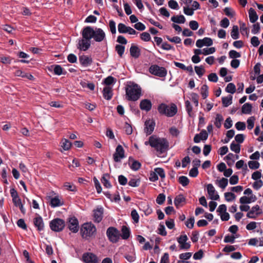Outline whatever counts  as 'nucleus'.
Instances as JSON below:
<instances>
[{
  "instance_id": "nucleus-1",
  "label": "nucleus",
  "mask_w": 263,
  "mask_h": 263,
  "mask_svg": "<svg viewBox=\"0 0 263 263\" xmlns=\"http://www.w3.org/2000/svg\"><path fill=\"white\" fill-rule=\"evenodd\" d=\"M149 145L154 147L159 154L166 152L169 146L168 142L166 139L160 138L155 135L149 137Z\"/></svg>"
},
{
  "instance_id": "nucleus-2",
  "label": "nucleus",
  "mask_w": 263,
  "mask_h": 263,
  "mask_svg": "<svg viewBox=\"0 0 263 263\" xmlns=\"http://www.w3.org/2000/svg\"><path fill=\"white\" fill-rule=\"evenodd\" d=\"M126 98L130 101L138 100L141 95L140 87L133 82H128L125 86Z\"/></svg>"
},
{
  "instance_id": "nucleus-3",
  "label": "nucleus",
  "mask_w": 263,
  "mask_h": 263,
  "mask_svg": "<svg viewBox=\"0 0 263 263\" xmlns=\"http://www.w3.org/2000/svg\"><path fill=\"white\" fill-rule=\"evenodd\" d=\"M158 112L161 115H164L167 117H173L177 112V105L174 103H171L170 105L161 103L157 108Z\"/></svg>"
},
{
  "instance_id": "nucleus-4",
  "label": "nucleus",
  "mask_w": 263,
  "mask_h": 263,
  "mask_svg": "<svg viewBox=\"0 0 263 263\" xmlns=\"http://www.w3.org/2000/svg\"><path fill=\"white\" fill-rule=\"evenodd\" d=\"M96 231L95 226L91 222L83 224L80 230L81 236L85 239L91 237Z\"/></svg>"
},
{
  "instance_id": "nucleus-5",
  "label": "nucleus",
  "mask_w": 263,
  "mask_h": 263,
  "mask_svg": "<svg viewBox=\"0 0 263 263\" xmlns=\"http://www.w3.org/2000/svg\"><path fill=\"white\" fill-rule=\"evenodd\" d=\"M149 72L153 75L163 78L162 80H164L167 71L164 67L160 66L157 64H152L149 67Z\"/></svg>"
},
{
  "instance_id": "nucleus-6",
  "label": "nucleus",
  "mask_w": 263,
  "mask_h": 263,
  "mask_svg": "<svg viewBox=\"0 0 263 263\" xmlns=\"http://www.w3.org/2000/svg\"><path fill=\"white\" fill-rule=\"evenodd\" d=\"M91 37L89 35H83L82 37L78 40L77 48L80 51H86L90 47Z\"/></svg>"
},
{
  "instance_id": "nucleus-7",
  "label": "nucleus",
  "mask_w": 263,
  "mask_h": 263,
  "mask_svg": "<svg viewBox=\"0 0 263 263\" xmlns=\"http://www.w3.org/2000/svg\"><path fill=\"white\" fill-rule=\"evenodd\" d=\"M49 227L52 231L60 232L63 230L65 227V221L61 218H54L49 223Z\"/></svg>"
},
{
  "instance_id": "nucleus-8",
  "label": "nucleus",
  "mask_w": 263,
  "mask_h": 263,
  "mask_svg": "<svg viewBox=\"0 0 263 263\" xmlns=\"http://www.w3.org/2000/svg\"><path fill=\"white\" fill-rule=\"evenodd\" d=\"M106 235L108 240L112 243L117 242L120 238L119 231L116 228L109 227L106 231Z\"/></svg>"
},
{
  "instance_id": "nucleus-9",
  "label": "nucleus",
  "mask_w": 263,
  "mask_h": 263,
  "mask_svg": "<svg viewBox=\"0 0 263 263\" xmlns=\"http://www.w3.org/2000/svg\"><path fill=\"white\" fill-rule=\"evenodd\" d=\"M67 227L69 230L72 233H77L79 231V221L78 219L74 217H69L67 219Z\"/></svg>"
},
{
  "instance_id": "nucleus-10",
  "label": "nucleus",
  "mask_w": 263,
  "mask_h": 263,
  "mask_svg": "<svg viewBox=\"0 0 263 263\" xmlns=\"http://www.w3.org/2000/svg\"><path fill=\"white\" fill-rule=\"evenodd\" d=\"M93 220L96 223H100L103 218L104 214V209L101 206H98L96 209L93 210Z\"/></svg>"
},
{
  "instance_id": "nucleus-11",
  "label": "nucleus",
  "mask_w": 263,
  "mask_h": 263,
  "mask_svg": "<svg viewBox=\"0 0 263 263\" xmlns=\"http://www.w3.org/2000/svg\"><path fill=\"white\" fill-rule=\"evenodd\" d=\"M125 157V151L122 146L118 145L116 148L115 153L113 155V158L114 161L118 162L121 160Z\"/></svg>"
},
{
  "instance_id": "nucleus-12",
  "label": "nucleus",
  "mask_w": 263,
  "mask_h": 263,
  "mask_svg": "<svg viewBox=\"0 0 263 263\" xmlns=\"http://www.w3.org/2000/svg\"><path fill=\"white\" fill-rule=\"evenodd\" d=\"M82 260L85 263H98V258L92 253H85L83 254Z\"/></svg>"
},
{
  "instance_id": "nucleus-13",
  "label": "nucleus",
  "mask_w": 263,
  "mask_h": 263,
  "mask_svg": "<svg viewBox=\"0 0 263 263\" xmlns=\"http://www.w3.org/2000/svg\"><path fill=\"white\" fill-rule=\"evenodd\" d=\"M206 190L211 199L217 200L219 199V196L212 184H208L206 185Z\"/></svg>"
},
{
  "instance_id": "nucleus-14",
  "label": "nucleus",
  "mask_w": 263,
  "mask_h": 263,
  "mask_svg": "<svg viewBox=\"0 0 263 263\" xmlns=\"http://www.w3.org/2000/svg\"><path fill=\"white\" fill-rule=\"evenodd\" d=\"M127 163L130 169L134 171L139 170L141 166V163L132 156L128 158Z\"/></svg>"
},
{
  "instance_id": "nucleus-15",
  "label": "nucleus",
  "mask_w": 263,
  "mask_h": 263,
  "mask_svg": "<svg viewBox=\"0 0 263 263\" xmlns=\"http://www.w3.org/2000/svg\"><path fill=\"white\" fill-rule=\"evenodd\" d=\"M125 250L128 251L129 253L125 254L124 257L130 262H133L136 259L135 249L133 247H125Z\"/></svg>"
},
{
  "instance_id": "nucleus-16",
  "label": "nucleus",
  "mask_w": 263,
  "mask_h": 263,
  "mask_svg": "<svg viewBox=\"0 0 263 263\" xmlns=\"http://www.w3.org/2000/svg\"><path fill=\"white\" fill-rule=\"evenodd\" d=\"M213 40L210 37H204L203 39L197 40L196 45L197 47L201 48L204 46H210L213 45Z\"/></svg>"
},
{
  "instance_id": "nucleus-17",
  "label": "nucleus",
  "mask_w": 263,
  "mask_h": 263,
  "mask_svg": "<svg viewBox=\"0 0 263 263\" xmlns=\"http://www.w3.org/2000/svg\"><path fill=\"white\" fill-rule=\"evenodd\" d=\"M79 59L80 64L83 67H88L92 63V58L88 55H82Z\"/></svg>"
},
{
  "instance_id": "nucleus-18",
  "label": "nucleus",
  "mask_w": 263,
  "mask_h": 263,
  "mask_svg": "<svg viewBox=\"0 0 263 263\" xmlns=\"http://www.w3.org/2000/svg\"><path fill=\"white\" fill-rule=\"evenodd\" d=\"M33 223L38 231H43L44 229V223L42 217L37 215V216L33 219Z\"/></svg>"
},
{
  "instance_id": "nucleus-19",
  "label": "nucleus",
  "mask_w": 263,
  "mask_h": 263,
  "mask_svg": "<svg viewBox=\"0 0 263 263\" xmlns=\"http://www.w3.org/2000/svg\"><path fill=\"white\" fill-rule=\"evenodd\" d=\"M118 29L119 33H137L133 28L127 27L122 23L118 24Z\"/></svg>"
},
{
  "instance_id": "nucleus-20",
  "label": "nucleus",
  "mask_w": 263,
  "mask_h": 263,
  "mask_svg": "<svg viewBox=\"0 0 263 263\" xmlns=\"http://www.w3.org/2000/svg\"><path fill=\"white\" fill-rule=\"evenodd\" d=\"M260 210V207L258 205H256L253 206L251 209L248 212L247 216L249 218L254 219L256 218V215H258L260 213L258 211Z\"/></svg>"
},
{
  "instance_id": "nucleus-21",
  "label": "nucleus",
  "mask_w": 263,
  "mask_h": 263,
  "mask_svg": "<svg viewBox=\"0 0 263 263\" xmlns=\"http://www.w3.org/2000/svg\"><path fill=\"white\" fill-rule=\"evenodd\" d=\"M129 52L130 55L135 59L138 58L140 55V49L134 44L132 45Z\"/></svg>"
},
{
  "instance_id": "nucleus-22",
  "label": "nucleus",
  "mask_w": 263,
  "mask_h": 263,
  "mask_svg": "<svg viewBox=\"0 0 263 263\" xmlns=\"http://www.w3.org/2000/svg\"><path fill=\"white\" fill-rule=\"evenodd\" d=\"M14 75L16 77H20L23 78H27L30 80H33L34 77L30 73H26L21 70H17L14 72Z\"/></svg>"
},
{
  "instance_id": "nucleus-23",
  "label": "nucleus",
  "mask_w": 263,
  "mask_h": 263,
  "mask_svg": "<svg viewBox=\"0 0 263 263\" xmlns=\"http://www.w3.org/2000/svg\"><path fill=\"white\" fill-rule=\"evenodd\" d=\"M113 93L112 88L109 86H106L103 90V96L104 99L110 100L112 97Z\"/></svg>"
},
{
  "instance_id": "nucleus-24",
  "label": "nucleus",
  "mask_w": 263,
  "mask_h": 263,
  "mask_svg": "<svg viewBox=\"0 0 263 263\" xmlns=\"http://www.w3.org/2000/svg\"><path fill=\"white\" fill-rule=\"evenodd\" d=\"M130 235V231L129 229L126 226H122L121 228V234H120V237L123 239H127Z\"/></svg>"
},
{
  "instance_id": "nucleus-25",
  "label": "nucleus",
  "mask_w": 263,
  "mask_h": 263,
  "mask_svg": "<svg viewBox=\"0 0 263 263\" xmlns=\"http://www.w3.org/2000/svg\"><path fill=\"white\" fill-rule=\"evenodd\" d=\"M248 12L250 21L252 23H254L258 20V15L255 10L252 8H250Z\"/></svg>"
},
{
  "instance_id": "nucleus-26",
  "label": "nucleus",
  "mask_w": 263,
  "mask_h": 263,
  "mask_svg": "<svg viewBox=\"0 0 263 263\" xmlns=\"http://www.w3.org/2000/svg\"><path fill=\"white\" fill-rule=\"evenodd\" d=\"M185 202V198L182 194L177 195L174 199V204L177 208L181 206V204Z\"/></svg>"
},
{
  "instance_id": "nucleus-27",
  "label": "nucleus",
  "mask_w": 263,
  "mask_h": 263,
  "mask_svg": "<svg viewBox=\"0 0 263 263\" xmlns=\"http://www.w3.org/2000/svg\"><path fill=\"white\" fill-rule=\"evenodd\" d=\"M109 175L108 174H105L102 177L101 181L104 186L106 188H110L112 185L108 180Z\"/></svg>"
},
{
  "instance_id": "nucleus-28",
  "label": "nucleus",
  "mask_w": 263,
  "mask_h": 263,
  "mask_svg": "<svg viewBox=\"0 0 263 263\" xmlns=\"http://www.w3.org/2000/svg\"><path fill=\"white\" fill-rule=\"evenodd\" d=\"M50 205L51 207L55 208L63 205V203L61 202L58 196H55L50 198Z\"/></svg>"
},
{
  "instance_id": "nucleus-29",
  "label": "nucleus",
  "mask_w": 263,
  "mask_h": 263,
  "mask_svg": "<svg viewBox=\"0 0 263 263\" xmlns=\"http://www.w3.org/2000/svg\"><path fill=\"white\" fill-rule=\"evenodd\" d=\"M171 21L175 23L183 24L185 22V18L183 15H174L171 17Z\"/></svg>"
},
{
  "instance_id": "nucleus-30",
  "label": "nucleus",
  "mask_w": 263,
  "mask_h": 263,
  "mask_svg": "<svg viewBox=\"0 0 263 263\" xmlns=\"http://www.w3.org/2000/svg\"><path fill=\"white\" fill-rule=\"evenodd\" d=\"M252 105L249 103L244 104L241 107V112L243 114H250L252 110Z\"/></svg>"
},
{
  "instance_id": "nucleus-31",
  "label": "nucleus",
  "mask_w": 263,
  "mask_h": 263,
  "mask_svg": "<svg viewBox=\"0 0 263 263\" xmlns=\"http://www.w3.org/2000/svg\"><path fill=\"white\" fill-rule=\"evenodd\" d=\"M83 35H89L91 39L93 38L96 42H101L105 37V34H82Z\"/></svg>"
},
{
  "instance_id": "nucleus-32",
  "label": "nucleus",
  "mask_w": 263,
  "mask_h": 263,
  "mask_svg": "<svg viewBox=\"0 0 263 263\" xmlns=\"http://www.w3.org/2000/svg\"><path fill=\"white\" fill-rule=\"evenodd\" d=\"M232 96L229 95L228 97L222 98V103L224 107H228L232 103Z\"/></svg>"
},
{
  "instance_id": "nucleus-33",
  "label": "nucleus",
  "mask_w": 263,
  "mask_h": 263,
  "mask_svg": "<svg viewBox=\"0 0 263 263\" xmlns=\"http://www.w3.org/2000/svg\"><path fill=\"white\" fill-rule=\"evenodd\" d=\"M81 33H104V32L102 29L100 28L96 31L92 27L87 26L84 28Z\"/></svg>"
},
{
  "instance_id": "nucleus-34",
  "label": "nucleus",
  "mask_w": 263,
  "mask_h": 263,
  "mask_svg": "<svg viewBox=\"0 0 263 263\" xmlns=\"http://www.w3.org/2000/svg\"><path fill=\"white\" fill-rule=\"evenodd\" d=\"M61 146L65 151H67L71 147V143L66 139H63L61 142Z\"/></svg>"
},
{
  "instance_id": "nucleus-35",
  "label": "nucleus",
  "mask_w": 263,
  "mask_h": 263,
  "mask_svg": "<svg viewBox=\"0 0 263 263\" xmlns=\"http://www.w3.org/2000/svg\"><path fill=\"white\" fill-rule=\"evenodd\" d=\"M230 149L235 153L238 154L240 151V145L239 144H237L233 141L230 144Z\"/></svg>"
},
{
  "instance_id": "nucleus-36",
  "label": "nucleus",
  "mask_w": 263,
  "mask_h": 263,
  "mask_svg": "<svg viewBox=\"0 0 263 263\" xmlns=\"http://www.w3.org/2000/svg\"><path fill=\"white\" fill-rule=\"evenodd\" d=\"M223 120V118L221 114H217L215 118V121L214 122V124L215 126L219 128L221 126V122Z\"/></svg>"
},
{
  "instance_id": "nucleus-37",
  "label": "nucleus",
  "mask_w": 263,
  "mask_h": 263,
  "mask_svg": "<svg viewBox=\"0 0 263 263\" xmlns=\"http://www.w3.org/2000/svg\"><path fill=\"white\" fill-rule=\"evenodd\" d=\"M225 90L228 93L233 94L236 91V86L234 83H230L227 85Z\"/></svg>"
},
{
  "instance_id": "nucleus-38",
  "label": "nucleus",
  "mask_w": 263,
  "mask_h": 263,
  "mask_svg": "<svg viewBox=\"0 0 263 263\" xmlns=\"http://www.w3.org/2000/svg\"><path fill=\"white\" fill-rule=\"evenodd\" d=\"M208 89L209 87L206 84L203 85L201 88V95L203 99H206L208 96Z\"/></svg>"
},
{
  "instance_id": "nucleus-39",
  "label": "nucleus",
  "mask_w": 263,
  "mask_h": 263,
  "mask_svg": "<svg viewBox=\"0 0 263 263\" xmlns=\"http://www.w3.org/2000/svg\"><path fill=\"white\" fill-rule=\"evenodd\" d=\"M116 81L117 80L116 78L112 76H108L104 80L103 83L104 84L108 86L115 84L116 82Z\"/></svg>"
},
{
  "instance_id": "nucleus-40",
  "label": "nucleus",
  "mask_w": 263,
  "mask_h": 263,
  "mask_svg": "<svg viewBox=\"0 0 263 263\" xmlns=\"http://www.w3.org/2000/svg\"><path fill=\"white\" fill-rule=\"evenodd\" d=\"M157 233L163 236H165L167 234L164 225L161 222L159 225V227L157 229Z\"/></svg>"
},
{
  "instance_id": "nucleus-41",
  "label": "nucleus",
  "mask_w": 263,
  "mask_h": 263,
  "mask_svg": "<svg viewBox=\"0 0 263 263\" xmlns=\"http://www.w3.org/2000/svg\"><path fill=\"white\" fill-rule=\"evenodd\" d=\"M236 238H237V236H235L234 235H227L225 236V237L224 238L223 241L225 243H233L235 242V240Z\"/></svg>"
},
{
  "instance_id": "nucleus-42",
  "label": "nucleus",
  "mask_w": 263,
  "mask_h": 263,
  "mask_svg": "<svg viewBox=\"0 0 263 263\" xmlns=\"http://www.w3.org/2000/svg\"><path fill=\"white\" fill-rule=\"evenodd\" d=\"M178 181L183 186H186L190 182L188 178L184 176L179 177Z\"/></svg>"
},
{
  "instance_id": "nucleus-43",
  "label": "nucleus",
  "mask_w": 263,
  "mask_h": 263,
  "mask_svg": "<svg viewBox=\"0 0 263 263\" xmlns=\"http://www.w3.org/2000/svg\"><path fill=\"white\" fill-rule=\"evenodd\" d=\"M235 156V155H234L233 154L229 153L225 157L224 159L228 160V161H227L228 165H231V164H233L235 160L234 159V158Z\"/></svg>"
},
{
  "instance_id": "nucleus-44",
  "label": "nucleus",
  "mask_w": 263,
  "mask_h": 263,
  "mask_svg": "<svg viewBox=\"0 0 263 263\" xmlns=\"http://www.w3.org/2000/svg\"><path fill=\"white\" fill-rule=\"evenodd\" d=\"M224 197L226 201L231 202L235 199L236 196L232 192H226L224 193Z\"/></svg>"
},
{
  "instance_id": "nucleus-45",
  "label": "nucleus",
  "mask_w": 263,
  "mask_h": 263,
  "mask_svg": "<svg viewBox=\"0 0 263 263\" xmlns=\"http://www.w3.org/2000/svg\"><path fill=\"white\" fill-rule=\"evenodd\" d=\"M115 49L120 57H122L125 51V47L121 45H116Z\"/></svg>"
},
{
  "instance_id": "nucleus-46",
  "label": "nucleus",
  "mask_w": 263,
  "mask_h": 263,
  "mask_svg": "<svg viewBox=\"0 0 263 263\" xmlns=\"http://www.w3.org/2000/svg\"><path fill=\"white\" fill-rule=\"evenodd\" d=\"M185 107L186 109V111H187L189 116L190 117L192 116L193 107L191 104V102L189 100H186L185 101Z\"/></svg>"
},
{
  "instance_id": "nucleus-47",
  "label": "nucleus",
  "mask_w": 263,
  "mask_h": 263,
  "mask_svg": "<svg viewBox=\"0 0 263 263\" xmlns=\"http://www.w3.org/2000/svg\"><path fill=\"white\" fill-rule=\"evenodd\" d=\"M229 58L233 59H236L241 57L240 53L234 50H231L229 52Z\"/></svg>"
},
{
  "instance_id": "nucleus-48",
  "label": "nucleus",
  "mask_w": 263,
  "mask_h": 263,
  "mask_svg": "<svg viewBox=\"0 0 263 263\" xmlns=\"http://www.w3.org/2000/svg\"><path fill=\"white\" fill-rule=\"evenodd\" d=\"M140 108L141 110L148 111V99H145L140 102Z\"/></svg>"
},
{
  "instance_id": "nucleus-49",
  "label": "nucleus",
  "mask_w": 263,
  "mask_h": 263,
  "mask_svg": "<svg viewBox=\"0 0 263 263\" xmlns=\"http://www.w3.org/2000/svg\"><path fill=\"white\" fill-rule=\"evenodd\" d=\"M218 186L222 189H225L228 184V180L225 178H222L220 180H218Z\"/></svg>"
},
{
  "instance_id": "nucleus-50",
  "label": "nucleus",
  "mask_w": 263,
  "mask_h": 263,
  "mask_svg": "<svg viewBox=\"0 0 263 263\" xmlns=\"http://www.w3.org/2000/svg\"><path fill=\"white\" fill-rule=\"evenodd\" d=\"M168 5L170 8L174 10H178L179 8L178 3L175 0H170L168 2Z\"/></svg>"
},
{
  "instance_id": "nucleus-51",
  "label": "nucleus",
  "mask_w": 263,
  "mask_h": 263,
  "mask_svg": "<svg viewBox=\"0 0 263 263\" xmlns=\"http://www.w3.org/2000/svg\"><path fill=\"white\" fill-rule=\"evenodd\" d=\"M191 99L196 106H198L199 96L197 93L192 92L191 93Z\"/></svg>"
},
{
  "instance_id": "nucleus-52",
  "label": "nucleus",
  "mask_w": 263,
  "mask_h": 263,
  "mask_svg": "<svg viewBox=\"0 0 263 263\" xmlns=\"http://www.w3.org/2000/svg\"><path fill=\"white\" fill-rule=\"evenodd\" d=\"M195 71L196 74L199 76V78H201L204 73V69L202 66H195Z\"/></svg>"
},
{
  "instance_id": "nucleus-53",
  "label": "nucleus",
  "mask_w": 263,
  "mask_h": 263,
  "mask_svg": "<svg viewBox=\"0 0 263 263\" xmlns=\"http://www.w3.org/2000/svg\"><path fill=\"white\" fill-rule=\"evenodd\" d=\"M255 118L254 117H249L247 121L248 125L247 127L248 129H252L254 126Z\"/></svg>"
},
{
  "instance_id": "nucleus-54",
  "label": "nucleus",
  "mask_w": 263,
  "mask_h": 263,
  "mask_svg": "<svg viewBox=\"0 0 263 263\" xmlns=\"http://www.w3.org/2000/svg\"><path fill=\"white\" fill-rule=\"evenodd\" d=\"M165 200V195L161 193L158 195L156 198V202L159 205H161L163 203Z\"/></svg>"
},
{
  "instance_id": "nucleus-55",
  "label": "nucleus",
  "mask_w": 263,
  "mask_h": 263,
  "mask_svg": "<svg viewBox=\"0 0 263 263\" xmlns=\"http://www.w3.org/2000/svg\"><path fill=\"white\" fill-rule=\"evenodd\" d=\"M235 127L238 130H244L246 129V123L243 122L238 121L235 124Z\"/></svg>"
},
{
  "instance_id": "nucleus-56",
  "label": "nucleus",
  "mask_w": 263,
  "mask_h": 263,
  "mask_svg": "<svg viewBox=\"0 0 263 263\" xmlns=\"http://www.w3.org/2000/svg\"><path fill=\"white\" fill-rule=\"evenodd\" d=\"M124 129L125 133L128 135H131L133 133V127L132 125L127 122H125Z\"/></svg>"
},
{
  "instance_id": "nucleus-57",
  "label": "nucleus",
  "mask_w": 263,
  "mask_h": 263,
  "mask_svg": "<svg viewBox=\"0 0 263 263\" xmlns=\"http://www.w3.org/2000/svg\"><path fill=\"white\" fill-rule=\"evenodd\" d=\"M248 165L251 169H257L259 167V163L257 161H250L248 162Z\"/></svg>"
},
{
  "instance_id": "nucleus-58",
  "label": "nucleus",
  "mask_w": 263,
  "mask_h": 263,
  "mask_svg": "<svg viewBox=\"0 0 263 263\" xmlns=\"http://www.w3.org/2000/svg\"><path fill=\"white\" fill-rule=\"evenodd\" d=\"M195 219L194 217H190L185 222V226L189 229H192L194 227Z\"/></svg>"
},
{
  "instance_id": "nucleus-59",
  "label": "nucleus",
  "mask_w": 263,
  "mask_h": 263,
  "mask_svg": "<svg viewBox=\"0 0 263 263\" xmlns=\"http://www.w3.org/2000/svg\"><path fill=\"white\" fill-rule=\"evenodd\" d=\"M63 68L59 65H54V73L55 74L60 76L63 74Z\"/></svg>"
},
{
  "instance_id": "nucleus-60",
  "label": "nucleus",
  "mask_w": 263,
  "mask_h": 263,
  "mask_svg": "<svg viewBox=\"0 0 263 263\" xmlns=\"http://www.w3.org/2000/svg\"><path fill=\"white\" fill-rule=\"evenodd\" d=\"M152 42L154 45H156L160 48L163 42L162 38L155 36L154 38V41H152Z\"/></svg>"
},
{
  "instance_id": "nucleus-61",
  "label": "nucleus",
  "mask_w": 263,
  "mask_h": 263,
  "mask_svg": "<svg viewBox=\"0 0 263 263\" xmlns=\"http://www.w3.org/2000/svg\"><path fill=\"white\" fill-rule=\"evenodd\" d=\"M199 232L197 231H194L192 233L191 240L193 242H196L199 239Z\"/></svg>"
},
{
  "instance_id": "nucleus-62",
  "label": "nucleus",
  "mask_w": 263,
  "mask_h": 263,
  "mask_svg": "<svg viewBox=\"0 0 263 263\" xmlns=\"http://www.w3.org/2000/svg\"><path fill=\"white\" fill-rule=\"evenodd\" d=\"M215 51L214 47L205 48L203 49V54L205 55L212 54Z\"/></svg>"
},
{
  "instance_id": "nucleus-63",
  "label": "nucleus",
  "mask_w": 263,
  "mask_h": 263,
  "mask_svg": "<svg viewBox=\"0 0 263 263\" xmlns=\"http://www.w3.org/2000/svg\"><path fill=\"white\" fill-rule=\"evenodd\" d=\"M131 216L132 219L134 220L135 223H138L139 221V216L136 210H133L131 212Z\"/></svg>"
},
{
  "instance_id": "nucleus-64",
  "label": "nucleus",
  "mask_w": 263,
  "mask_h": 263,
  "mask_svg": "<svg viewBox=\"0 0 263 263\" xmlns=\"http://www.w3.org/2000/svg\"><path fill=\"white\" fill-rule=\"evenodd\" d=\"M189 26L193 30H196L199 27L198 23L196 21H191L189 23Z\"/></svg>"
}]
</instances>
